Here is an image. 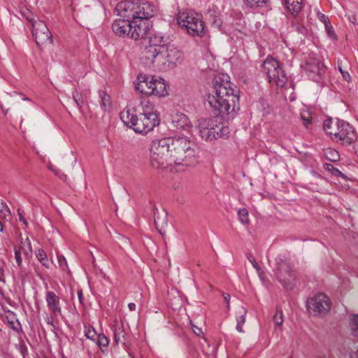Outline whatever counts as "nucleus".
<instances>
[{
    "label": "nucleus",
    "instance_id": "1",
    "mask_svg": "<svg viewBox=\"0 0 358 358\" xmlns=\"http://www.w3.org/2000/svg\"><path fill=\"white\" fill-rule=\"evenodd\" d=\"M150 152V165L157 169L172 165L193 167L199 163L196 145L187 136L155 140Z\"/></svg>",
    "mask_w": 358,
    "mask_h": 358
},
{
    "label": "nucleus",
    "instance_id": "2",
    "mask_svg": "<svg viewBox=\"0 0 358 358\" xmlns=\"http://www.w3.org/2000/svg\"><path fill=\"white\" fill-rule=\"evenodd\" d=\"M231 85V83L224 80L221 77L215 78V94L208 96V102L216 120L210 118L208 134H211L210 131L215 130L217 119L222 120L225 117H234L236 111L239 109V90L232 88Z\"/></svg>",
    "mask_w": 358,
    "mask_h": 358
},
{
    "label": "nucleus",
    "instance_id": "3",
    "mask_svg": "<svg viewBox=\"0 0 358 358\" xmlns=\"http://www.w3.org/2000/svg\"><path fill=\"white\" fill-rule=\"evenodd\" d=\"M120 116L124 125L139 134H148L159 124L157 113L148 110L139 115L126 110L122 111Z\"/></svg>",
    "mask_w": 358,
    "mask_h": 358
},
{
    "label": "nucleus",
    "instance_id": "4",
    "mask_svg": "<svg viewBox=\"0 0 358 358\" xmlns=\"http://www.w3.org/2000/svg\"><path fill=\"white\" fill-rule=\"evenodd\" d=\"M169 45L167 38L160 33L150 34L148 43L141 52V60L145 65L150 66L155 59L161 54L164 48Z\"/></svg>",
    "mask_w": 358,
    "mask_h": 358
},
{
    "label": "nucleus",
    "instance_id": "5",
    "mask_svg": "<svg viewBox=\"0 0 358 358\" xmlns=\"http://www.w3.org/2000/svg\"><path fill=\"white\" fill-rule=\"evenodd\" d=\"M274 273L278 281L286 289L292 290L295 286L296 275L290 260L278 257L275 259Z\"/></svg>",
    "mask_w": 358,
    "mask_h": 358
},
{
    "label": "nucleus",
    "instance_id": "6",
    "mask_svg": "<svg viewBox=\"0 0 358 358\" xmlns=\"http://www.w3.org/2000/svg\"><path fill=\"white\" fill-rule=\"evenodd\" d=\"M183 57L182 52L175 48L173 45L169 44L161 54L155 59V62L151 65L157 68L166 71L173 69L177 64L182 62Z\"/></svg>",
    "mask_w": 358,
    "mask_h": 358
},
{
    "label": "nucleus",
    "instance_id": "7",
    "mask_svg": "<svg viewBox=\"0 0 358 358\" xmlns=\"http://www.w3.org/2000/svg\"><path fill=\"white\" fill-rule=\"evenodd\" d=\"M262 71L266 74L269 83L283 87L287 83L284 71L280 67L279 62L273 58H267L262 64Z\"/></svg>",
    "mask_w": 358,
    "mask_h": 358
},
{
    "label": "nucleus",
    "instance_id": "8",
    "mask_svg": "<svg viewBox=\"0 0 358 358\" xmlns=\"http://www.w3.org/2000/svg\"><path fill=\"white\" fill-rule=\"evenodd\" d=\"M333 140L343 145H350L357 140V134L350 124L342 120H337V128L334 132H329Z\"/></svg>",
    "mask_w": 358,
    "mask_h": 358
},
{
    "label": "nucleus",
    "instance_id": "9",
    "mask_svg": "<svg viewBox=\"0 0 358 358\" xmlns=\"http://www.w3.org/2000/svg\"><path fill=\"white\" fill-rule=\"evenodd\" d=\"M331 305L329 298L322 293L316 294L315 296L307 299L306 301L308 310L315 316L327 315L331 308Z\"/></svg>",
    "mask_w": 358,
    "mask_h": 358
},
{
    "label": "nucleus",
    "instance_id": "10",
    "mask_svg": "<svg viewBox=\"0 0 358 358\" xmlns=\"http://www.w3.org/2000/svg\"><path fill=\"white\" fill-rule=\"evenodd\" d=\"M304 69L307 76L317 83L323 79L326 73V66L324 63L315 57H309L306 59Z\"/></svg>",
    "mask_w": 358,
    "mask_h": 358
},
{
    "label": "nucleus",
    "instance_id": "11",
    "mask_svg": "<svg viewBox=\"0 0 358 358\" xmlns=\"http://www.w3.org/2000/svg\"><path fill=\"white\" fill-rule=\"evenodd\" d=\"M33 36L39 47L53 44L52 34L46 24L41 20L32 22Z\"/></svg>",
    "mask_w": 358,
    "mask_h": 358
},
{
    "label": "nucleus",
    "instance_id": "12",
    "mask_svg": "<svg viewBox=\"0 0 358 358\" xmlns=\"http://www.w3.org/2000/svg\"><path fill=\"white\" fill-rule=\"evenodd\" d=\"M131 38L134 40H138L140 38H143L146 36L148 31L152 27L151 22L150 20H144L141 19H136L131 20Z\"/></svg>",
    "mask_w": 358,
    "mask_h": 358
},
{
    "label": "nucleus",
    "instance_id": "13",
    "mask_svg": "<svg viewBox=\"0 0 358 358\" xmlns=\"http://www.w3.org/2000/svg\"><path fill=\"white\" fill-rule=\"evenodd\" d=\"M136 19H141L149 20L154 17L157 13V7L149 1H143L136 0Z\"/></svg>",
    "mask_w": 358,
    "mask_h": 358
},
{
    "label": "nucleus",
    "instance_id": "14",
    "mask_svg": "<svg viewBox=\"0 0 358 358\" xmlns=\"http://www.w3.org/2000/svg\"><path fill=\"white\" fill-rule=\"evenodd\" d=\"M136 0L124 1L119 2L115 7L118 15L124 20H134L136 17Z\"/></svg>",
    "mask_w": 358,
    "mask_h": 358
},
{
    "label": "nucleus",
    "instance_id": "15",
    "mask_svg": "<svg viewBox=\"0 0 358 358\" xmlns=\"http://www.w3.org/2000/svg\"><path fill=\"white\" fill-rule=\"evenodd\" d=\"M131 23V20H115L112 24V30L118 36L125 37L127 36L131 37L132 25Z\"/></svg>",
    "mask_w": 358,
    "mask_h": 358
},
{
    "label": "nucleus",
    "instance_id": "16",
    "mask_svg": "<svg viewBox=\"0 0 358 358\" xmlns=\"http://www.w3.org/2000/svg\"><path fill=\"white\" fill-rule=\"evenodd\" d=\"M153 76L139 75L137 77L135 90L141 94L150 96Z\"/></svg>",
    "mask_w": 358,
    "mask_h": 358
},
{
    "label": "nucleus",
    "instance_id": "17",
    "mask_svg": "<svg viewBox=\"0 0 358 358\" xmlns=\"http://www.w3.org/2000/svg\"><path fill=\"white\" fill-rule=\"evenodd\" d=\"M200 15L192 11V10H187L182 13H179L177 17V21L178 24L181 27L185 28L187 31L189 29V26L192 25L194 22L198 21V17Z\"/></svg>",
    "mask_w": 358,
    "mask_h": 358
},
{
    "label": "nucleus",
    "instance_id": "18",
    "mask_svg": "<svg viewBox=\"0 0 358 358\" xmlns=\"http://www.w3.org/2000/svg\"><path fill=\"white\" fill-rule=\"evenodd\" d=\"M45 300L48 308L55 317L62 314L59 298L54 292H48L46 293Z\"/></svg>",
    "mask_w": 358,
    "mask_h": 358
},
{
    "label": "nucleus",
    "instance_id": "19",
    "mask_svg": "<svg viewBox=\"0 0 358 358\" xmlns=\"http://www.w3.org/2000/svg\"><path fill=\"white\" fill-rule=\"evenodd\" d=\"M114 340L117 345L122 344L125 349L129 350L130 342L127 340V334L122 324H116L114 327Z\"/></svg>",
    "mask_w": 358,
    "mask_h": 358
},
{
    "label": "nucleus",
    "instance_id": "20",
    "mask_svg": "<svg viewBox=\"0 0 358 358\" xmlns=\"http://www.w3.org/2000/svg\"><path fill=\"white\" fill-rule=\"evenodd\" d=\"M172 126L176 129H184L189 127L190 122L186 115L180 112H175L171 115Z\"/></svg>",
    "mask_w": 358,
    "mask_h": 358
},
{
    "label": "nucleus",
    "instance_id": "21",
    "mask_svg": "<svg viewBox=\"0 0 358 358\" xmlns=\"http://www.w3.org/2000/svg\"><path fill=\"white\" fill-rule=\"evenodd\" d=\"M208 136H206V141H213L218 138L227 139L229 137L230 131L228 127H225L222 124H217L215 130L210 131Z\"/></svg>",
    "mask_w": 358,
    "mask_h": 358
},
{
    "label": "nucleus",
    "instance_id": "22",
    "mask_svg": "<svg viewBox=\"0 0 358 358\" xmlns=\"http://www.w3.org/2000/svg\"><path fill=\"white\" fill-rule=\"evenodd\" d=\"M208 136H206V141H213L218 138L227 139L229 137L230 131L228 127H225L222 124H217L215 130L210 131Z\"/></svg>",
    "mask_w": 358,
    "mask_h": 358
},
{
    "label": "nucleus",
    "instance_id": "23",
    "mask_svg": "<svg viewBox=\"0 0 358 358\" xmlns=\"http://www.w3.org/2000/svg\"><path fill=\"white\" fill-rule=\"evenodd\" d=\"M21 244H22V245H20L19 247H17V246L14 247L15 259L16 260V263H17V266L20 268H21L22 264L21 252L23 251L24 254L26 256H29V255H31L32 253L31 243L29 241L28 238H27L24 243L21 242Z\"/></svg>",
    "mask_w": 358,
    "mask_h": 358
},
{
    "label": "nucleus",
    "instance_id": "24",
    "mask_svg": "<svg viewBox=\"0 0 358 358\" xmlns=\"http://www.w3.org/2000/svg\"><path fill=\"white\" fill-rule=\"evenodd\" d=\"M152 88L150 91V96L154 95L157 96H164L168 94L167 85L165 83L164 80L159 78H152Z\"/></svg>",
    "mask_w": 358,
    "mask_h": 358
},
{
    "label": "nucleus",
    "instance_id": "25",
    "mask_svg": "<svg viewBox=\"0 0 358 358\" xmlns=\"http://www.w3.org/2000/svg\"><path fill=\"white\" fill-rule=\"evenodd\" d=\"M154 218V222L157 230L162 236H164L166 234L165 228L168 224L166 213L162 212V213H159V212H155Z\"/></svg>",
    "mask_w": 358,
    "mask_h": 358
},
{
    "label": "nucleus",
    "instance_id": "26",
    "mask_svg": "<svg viewBox=\"0 0 358 358\" xmlns=\"http://www.w3.org/2000/svg\"><path fill=\"white\" fill-rule=\"evenodd\" d=\"M187 33L193 36L202 37L206 34L204 22L202 20L201 15L198 17V21H194L192 25L189 26Z\"/></svg>",
    "mask_w": 358,
    "mask_h": 358
},
{
    "label": "nucleus",
    "instance_id": "27",
    "mask_svg": "<svg viewBox=\"0 0 358 358\" xmlns=\"http://www.w3.org/2000/svg\"><path fill=\"white\" fill-rule=\"evenodd\" d=\"M236 315V330L239 332H243V325L245 322V315L247 314V310L245 307L241 306L238 307Z\"/></svg>",
    "mask_w": 358,
    "mask_h": 358
},
{
    "label": "nucleus",
    "instance_id": "28",
    "mask_svg": "<svg viewBox=\"0 0 358 358\" xmlns=\"http://www.w3.org/2000/svg\"><path fill=\"white\" fill-rule=\"evenodd\" d=\"M286 7L292 15H297L301 10L302 0H285Z\"/></svg>",
    "mask_w": 358,
    "mask_h": 358
},
{
    "label": "nucleus",
    "instance_id": "29",
    "mask_svg": "<svg viewBox=\"0 0 358 358\" xmlns=\"http://www.w3.org/2000/svg\"><path fill=\"white\" fill-rule=\"evenodd\" d=\"M208 122H210V118H202L199 120V129L200 135L202 138L206 140V136H208L209 131H207Z\"/></svg>",
    "mask_w": 358,
    "mask_h": 358
},
{
    "label": "nucleus",
    "instance_id": "30",
    "mask_svg": "<svg viewBox=\"0 0 358 358\" xmlns=\"http://www.w3.org/2000/svg\"><path fill=\"white\" fill-rule=\"evenodd\" d=\"M96 344L99 347L101 351L103 353H106L108 352V346L109 344V340L104 334H99L96 338Z\"/></svg>",
    "mask_w": 358,
    "mask_h": 358
},
{
    "label": "nucleus",
    "instance_id": "31",
    "mask_svg": "<svg viewBox=\"0 0 358 358\" xmlns=\"http://www.w3.org/2000/svg\"><path fill=\"white\" fill-rule=\"evenodd\" d=\"M324 155L326 157V159L330 162H336L338 161L340 159L339 152L337 150L332 148H327L324 150Z\"/></svg>",
    "mask_w": 358,
    "mask_h": 358
},
{
    "label": "nucleus",
    "instance_id": "32",
    "mask_svg": "<svg viewBox=\"0 0 358 358\" xmlns=\"http://www.w3.org/2000/svg\"><path fill=\"white\" fill-rule=\"evenodd\" d=\"M36 257L41 264L45 268H49V263L46 253L42 248H38L36 251Z\"/></svg>",
    "mask_w": 358,
    "mask_h": 358
},
{
    "label": "nucleus",
    "instance_id": "33",
    "mask_svg": "<svg viewBox=\"0 0 358 358\" xmlns=\"http://www.w3.org/2000/svg\"><path fill=\"white\" fill-rule=\"evenodd\" d=\"M350 327L352 334L358 337V315H352L350 317Z\"/></svg>",
    "mask_w": 358,
    "mask_h": 358
},
{
    "label": "nucleus",
    "instance_id": "34",
    "mask_svg": "<svg viewBox=\"0 0 358 358\" xmlns=\"http://www.w3.org/2000/svg\"><path fill=\"white\" fill-rule=\"evenodd\" d=\"M99 96L101 99V106L104 110H106L110 106V96L104 91H100Z\"/></svg>",
    "mask_w": 358,
    "mask_h": 358
},
{
    "label": "nucleus",
    "instance_id": "35",
    "mask_svg": "<svg viewBox=\"0 0 358 358\" xmlns=\"http://www.w3.org/2000/svg\"><path fill=\"white\" fill-rule=\"evenodd\" d=\"M85 336L92 341H95L99 334H97L94 327L85 325Z\"/></svg>",
    "mask_w": 358,
    "mask_h": 358
},
{
    "label": "nucleus",
    "instance_id": "36",
    "mask_svg": "<svg viewBox=\"0 0 358 358\" xmlns=\"http://www.w3.org/2000/svg\"><path fill=\"white\" fill-rule=\"evenodd\" d=\"M238 215L240 221L244 224H248L250 223L248 219V210L246 208H240L238 210Z\"/></svg>",
    "mask_w": 358,
    "mask_h": 358
},
{
    "label": "nucleus",
    "instance_id": "37",
    "mask_svg": "<svg viewBox=\"0 0 358 358\" xmlns=\"http://www.w3.org/2000/svg\"><path fill=\"white\" fill-rule=\"evenodd\" d=\"M324 167L327 170L329 171L332 175L336 176V177H341L343 178H345L346 176L345 174H343L340 170L335 168L333 165L331 164H325Z\"/></svg>",
    "mask_w": 358,
    "mask_h": 358
},
{
    "label": "nucleus",
    "instance_id": "38",
    "mask_svg": "<svg viewBox=\"0 0 358 358\" xmlns=\"http://www.w3.org/2000/svg\"><path fill=\"white\" fill-rule=\"evenodd\" d=\"M10 214V212L7 205L0 199V219H5Z\"/></svg>",
    "mask_w": 358,
    "mask_h": 358
},
{
    "label": "nucleus",
    "instance_id": "39",
    "mask_svg": "<svg viewBox=\"0 0 358 358\" xmlns=\"http://www.w3.org/2000/svg\"><path fill=\"white\" fill-rule=\"evenodd\" d=\"M247 6L250 8L260 7L265 5L268 0H244Z\"/></svg>",
    "mask_w": 358,
    "mask_h": 358
},
{
    "label": "nucleus",
    "instance_id": "40",
    "mask_svg": "<svg viewBox=\"0 0 358 358\" xmlns=\"http://www.w3.org/2000/svg\"><path fill=\"white\" fill-rule=\"evenodd\" d=\"M73 100H74L75 103H76L77 106L79 108H81L84 105V100H83L82 94L80 92H78L77 90H76L73 93Z\"/></svg>",
    "mask_w": 358,
    "mask_h": 358
},
{
    "label": "nucleus",
    "instance_id": "41",
    "mask_svg": "<svg viewBox=\"0 0 358 358\" xmlns=\"http://www.w3.org/2000/svg\"><path fill=\"white\" fill-rule=\"evenodd\" d=\"M273 321L277 326H282L283 322V314L282 311L277 308L276 313L273 316Z\"/></svg>",
    "mask_w": 358,
    "mask_h": 358
},
{
    "label": "nucleus",
    "instance_id": "42",
    "mask_svg": "<svg viewBox=\"0 0 358 358\" xmlns=\"http://www.w3.org/2000/svg\"><path fill=\"white\" fill-rule=\"evenodd\" d=\"M57 262L60 268H62L63 271L69 270L67 262L63 255H57Z\"/></svg>",
    "mask_w": 358,
    "mask_h": 358
},
{
    "label": "nucleus",
    "instance_id": "43",
    "mask_svg": "<svg viewBox=\"0 0 358 358\" xmlns=\"http://www.w3.org/2000/svg\"><path fill=\"white\" fill-rule=\"evenodd\" d=\"M338 70L341 72V73L342 74L343 78L345 81L350 82L351 80V76H350V73L348 71H345L343 69L341 64L340 63H338Z\"/></svg>",
    "mask_w": 358,
    "mask_h": 358
},
{
    "label": "nucleus",
    "instance_id": "44",
    "mask_svg": "<svg viewBox=\"0 0 358 358\" xmlns=\"http://www.w3.org/2000/svg\"><path fill=\"white\" fill-rule=\"evenodd\" d=\"M317 16L318 19L324 23V26H327L331 23L329 17L324 14L320 12H317Z\"/></svg>",
    "mask_w": 358,
    "mask_h": 358
},
{
    "label": "nucleus",
    "instance_id": "45",
    "mask_svg": "<svg viewBox=\"0 0 358 358\" xmlns=\"http://www.w3.org/2000/svg\"><path fill=\"white\" fill-rule=\"evenodd\" d=\"M325 29H326V31L329 37L336 39V36L334 33L333 27L331 26V23L325 26Z\"/></svg>",
    "mask_w": 358,
    "mask_h": 358
},
{
    "label": "nucleus",
    "instance_id": "46",
    "mask_svg": "<svg viewBox=\"0 0 358 358\" xmlns=\"http://www.w3.org/2000/svg\"><path fill=\"white\" fill-rule=\"evenodd\" d=\"M331 125H332V119L331 118L327 119L324 122L323 128H324V130L327 132V134L328 135H329V132L328 130L331 128Z\"/></svg>",
    "mask_w": 358,
    "mask_h": 358
},
{
    "label": "nucleus",
    "instance_id": "47",
    "mask_svg": "<svg viewBox=\"0 0 358 358\" xmlns=\"http://www.w3.org/2000/svg\"><path fill=\"white\" fill-rule=\"evenodd\" d=\"M301 119L303 120V124L306 129L309 128V125L311 124V118L310 117H305L304 115H301Z\"/></svg>",
    "mask_w": 358,
    "mask_h": 358
},
{
    "label": "nucleus",
    "instance_id": "48",
    "mask_svg": "<svg viewBox=\"0 0 358 358\" xmlns=\"http://www.w3.org/2000/svg\"><path fill=\"white\" fill-rule=\"evenodd\" d=\"M248 260L250 261V262L252 264V266L256 268V269H259V266L257 264V262H256L255 257L251 255H248Z\"/></svg>",
    "mask_w": 358,
    "mask_h": 358
},
{
    "label": "nucleus",
    "instance_id": "49",
    "mask_svg": "<svg viewBox=\"0 0 358 358\" xmlns=\"http://www.w3.org/2000/svg\"><path fill=\"white\" fill-rule=\"evenodd\" d=\"M19 278L21 279V280L23 282L25 280L26 278L27 277V273L26 271H23L21 268H20V271L19 272Z\"/></svg>",
    "mask_w": 358,
    "mask_h": 358
},
{
    "label": "nucleus",
    "instance_id": "50",
    "mask_svg": "<svg viewBox=\"0 0 358 358\" xmlns=\"http://www.w3.org/2000/svg\"><path fill=\"white\" fill-rule=\"evenodd\" d=\"M0 281L6 282L3 264H0Z\"/></svg>",
    "mask_w": 358,
    "mask_h": 358
},
{
    "label": "nucleus",
    "instance_id": "51",
    "mask_svg": "<svg viewBox=\"0 0 358 358\" xmlns=\"http://www.w3.org/2000/svg\"><path fill=\"white\" fill-rule=\"evenodd\" d=\"M224 301L227 304V308L229 310V300H230V295L229 294H223Z\"/></svg>",
    "mask_w": 358,
    "mask_h": 358
},
{
    "label": "nucleus",
    "instance_id": "52",
    "mask_svg": "<svg viewBox=\"0 0 358 358\" xmlns=\"http://www.w3.org/2000/svg\"><path fill=\"white\" fill-rule=\"evenodd\" d=\"M192 330H193L194 333L198 336H199L201 334H203L201 329L199 328L194 325H192Z\"/></svg>",
    "mask_w": 358,
    "mask_h": 358
},
{
    "label": "nucleus",
    "instance_id": "53",
    "mask_svg": "<svg viewBox=\"0 0 358 358\" xmlns=\"http://www.w3.org/2000/svg\"><path fill=\"white\" fill-rule=\"evenodd\" d=\"M296 30L302 34H305L306 31V29L303 26H296Z\"/></svg>",
    "mask_w": 358,
    "mask_h": 358
},
{
    "label": "nucleus",
    "instance_id": "54",
    "mask_svg": "<svg viewBox=\"0 0 358 358\" xmlns=\"http://www.w3.org/2000/svg\"><path fill=\"white\" fill-rule=\"evenodd\" d=\"M77 294H78V297L80 303L81 304H83L84 303V297H83V291L78 290Z\"/></svg>",
    "mask_w": 358,
    "mask_h": 358
},
{
    "label": "nucleus",
    "instance_id": "55",
    "mask_svg": "<svg viewBox=\"0 0 358 358\" xmlns=\"http://www.w3.org/2000/svg\"><path fill=\"white\" fill-rule=\"evenodd\" d=\"M18 214H19V220H20V221L22 222L25 224V226H27V224H28L27 221L22 216V213L19 212Z\"/></svg>",
    "mask_w": 358,
    "mask_h": 358
},
{
    "label": "nucleus",
    "instance_id": "56",
    "mask_svg": "<svg viewBox=\"0 0 358 358\" xmlns=\"http://www.w3.org/2000/svg\"><path fill=\"white\" fill-rule=\"evenodd\" d=\"M128 308L131 311H134L136 310V304L134 303H129Z\"/></svg>",
    "mask_w": 358,
    "mask_h": 358
},
{
    "label": "nucleus",
    "instance_id": "57",
    "mask_svg": "<svg viewBox=\"0 0 358 358\" xmlns=\"http://www.w3.org/2000/svg\"><path fill=\"white\" fill-rule=\"evenodd\" d=\"M45 321L48 324H50V325H52L53 326V322H52V320L50 317L49 316H47L46 318H45Z\"/></svg>",
    "mask_w": 358,
    "mask_h": 358
},
{
    "label": "nucleus",
    "instance_id": "58",
    "mask_svg": "<svg viewBox=\"0 0 358 358\" xmlns=\"http://www.w3.org/2000/svg\"><path fill=\"white\" fill-rule=\"evenodd\" d=\"M354 152L358 156V144L353 145Z\"/></svg>",
    "mask_w": 358,
    "mask_h": 358
},
{
    "label": "nucleus",
    "instance_id": "59",
    "mask_svg": "<svg viewBox=\"0 0 358 358\" xmlns=\"http://www.w3.org/2000/svg\"><path fill=\"white\" fill-rule=\"evenodd\" d=\"M349 20L351 22H352L353 24H355L356 23V17L355 15H352L351 17H349Z\"/></svg>",
    "mask_w": 358,
    "mask_h": 358
},
{
    "label": "nucleus",
    "instance_id": "60",
    "mask_svg": "<svg viewBox=\"0 0 358 358\" xmlns=\"http://www.w3.org/2000/svg\"><path fill=\"white\" fill-rule=\"evenodd\" d=\"M0 108H1V110H2L3 113L5 115H6V114H7V113H8V110L7 109V110H5L3 109V106H2L1 104H0Z\"/></svg>",
    "mask_w": 358,
    "mask_h": 358
},
{
    "label": "nucleus",
    "instance_id": "61",
    "mask_svg": "<svg viewBox=\"0 0 358 358\" xmlns=\"http://www.w3.org/2000/svg\"><path fill=\"white\" fill-rule=\"evenodd\" d=\"M3 231V224L0 222V232Z\"/></svg>",
    "mask_w": 358,
    "mask_h": 358
},
{
    "label": "nucleus",
    "instance_id": "62",
    "mask_svg": "<svg viewBox=\"0 0 358 358\" xmlns=\"http://www.w3.org/2000/svg\"><path fill=\"white\" fill-rule=\"evenodd\" d=\"M316 358H328L327 356H317Z\"/></svg>",
    "mask_w": 358,
    "mask_h": 358
},
{
    "label": "nucleus",
    "instance_id": "63",
    "mask_svg": "<svg viewBox=\"0 0 358 358\" xmlns=\"http://www.w3.org/2000/svg\"><path fill=\"white\" fill-rule=\"evenodd\" d=\"M62 358H66V357H63Z\"/></svg>",
    "mask_w": 358,
    "mask_h": 358
},
{
    "label": "nucleus",
    "instance_id": "64",
    "mask_svg": "<svg viewBox=\"0 0 358 358\" xmlns=\"http://www.w3.org/2000/svg\"><path fill=\"white\" fill-rule=\"evenodd\" d=\"M38 358H39V357H38Z\"/></svg>",
    "mask_w": 358,
    "mask_h": 358
}]
</instances>
